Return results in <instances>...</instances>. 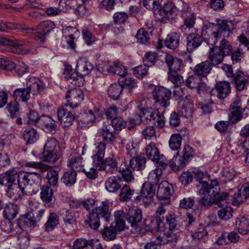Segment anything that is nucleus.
<instances>
[{"label": "nucleus", "mask_w": 249, "mask_h": 249, "mask_svg": "<svg viewBox=\"0 0 249 249\" xmlns=\"http://www.w3.org/2000/svg\"><path fill=\"white\" fill-rule=\"evenodd\" d=\"M16 100L27 102L31 97V93L28 89L19 88L16 89L13 94Z\"/></svg>", "instance_id": "47"}, {"label": "nucleus", "mask_w": 249, "mask_h": 249, "mask_svg": "<svg viewBox=\"0 0 249 249\" xmlns=\"http://www.w3.org/2000/svg\"><path fill=\"white\" fill-rule=\"evenodd\" d=\"M173 192V186L164 180L158 185L157 196L160 200L165 201V203H168L169 198Z\"/></svg>", "instance_id": "13"}, {"label": "nucleus", "mask_w": 249, "mask_h": 249, "mask_svg": "<svg viewBox=\"0 0 249 249\" xmlns=\"http://www.w3.org/2000/svg\"><path fill=\"white\" fill-rule=\"evenodd\" d=\"M44 213V211L42 210L30 212L18 218V225L22 230H31L41 220Z\"/></svg>", "instance_id": "6"}, {"label": "nucleus", "mask_w": 249, "mask_h": 249, "mask_svg": "<svg viewBox=\"0 0 249 249\" xmlns=\"http://www.w3.org/2000/svg\"><path fill=\"white\" fill-rule=\"evenodd\" d=\"M145 154L149 160L155 162L156 164L163 168L166 167L167 163L165 161V158L162 155L160 154L154 143H150L147 145L145 149Z\"/></svg>", "instance_id": "8"}, {"label": "nucleus", "mask_w": 249, "mask_h": 249, "mask_svg": "<svg viewBox=\"0 0 249 249\" xmlns=\"http://www.w3.org/2000/svg\"><path fill=\"white\" fill-rule=\"evenodd\" d=\"M106 148V144L104 142H100L98 143L97 146V151L95 154L93 155V162L96 166L99 164L103 160L105 155V150Z\"/></svg>", "instance_id": "40"}, {"label": "nucleus", "mask_w": 249, "mask_h": 249, "mask_svg": "<svg viewBox=\"0 0 249 249\" xmlns=\"http://www.w3.org/2000/svg\"><path fill=\"white\" fill-rule=\"evenodd\" d=\"M18 205L11 204H6L3 211V215L4 218L9 221L14 219L18 213Z\"/></svg>", "instance_id": "32"}, {"label": "nucleus", "mask_w": 249, "mask_h": 249, "mask_svg": "<svg viewBox=\"0 0 249 249\" xmlns=\"http://www.w3.org/2000/svg\"><path fill=\"white\" fill-rule=\"evenodd\" d=\"M226 193L228 194L229 199L231 197L232 204L234 206H239L248 198L247 196L243 194L241 189L232 190Z\"/></svg>", "instance_id": "24"}, {"label": "nucleus", "mask_w": 249, "mask_h": 249, "mask_svg": "<svg viewBox=\"0 0 249 249\" xmlns=\"http://www.w3.org/2000/svg\"><path fill=\"white\" fill-rule=\"evenodd\" d=\"M181 141L182 137L179 134H173L169 141V146L172 150H177L180 147Z\"/></svg>", "instance_id": "52"}, {"label": "nucleus", "mask_w": 249, "mask_h": 249, "mask_svg": "<svg viewBox=\"0 0 249 249\" xmlns=\"http://www.w3.org/2000/svg\"><path fill=\"white\" fill-rule=\"evenodd\" d=\"M58 216L55 213H50L48 221L45 224L46 231H52L58 224Z\"/></svg>", "instance_id": "49"}, {"label": "nucleus", "mask_w": 249, "mask_h": 249, "mask_svg": "<svg viewBox=\"0 0 249 249\" xmlns=\"http://www.w3.org/2000/svg\"><path fill=\"white\" fill-rule=\"evenodd\" d=\"M185 85L191 89H196L199 94L203 91L206 87V84L202 82L197 75L189 76L185 81Z\"/></svg>", "instance_id": "18"}, {"label": "nucleus", "mask_w": 249, "mask_h": 249, "mask_svg": "<svg viewBox=\"0 0 249 249\" xmlns=\"http://www.w3.org/2000/svg\"><path fill=\"white\" fill-rule=\"evenodd\" d=\"M57 116L59 121L64 124L65 126L71 125L75 119V116L71 111L61 108L57 110Z\"/></svg>", "instance_id": "21"}, {"label": "nucleus", "mask_w": 249, "mask_h": 249, "mask_svg": "<svg viewBox=\"0 0 249 249\" xmlns=\"http://www.w3.org/2000/svg\"><path fill=\"white\" fill-rule=\"evenodd\" d=\"M177 8L171 1L165 3L160 9H156L154 16L157 21L166 23L177 15Z\"/></svg>", "instance_id": "7"}, {"label": "nucleus", "mask_w": 249, "mask_h": 249, "mask_svg": "<svg viewBox=\"0 0 249 249\" xmlns=\"http://www.w3.org/2000/svg\"><path fill=\"white\" fill-rule=\"evenodd\" d=\"M93 66L90 62L80 59L77 61L76 71L78 72L79 76L82 78L84 76L88 75L93 70Z\"/></svg>", "instance_id": "25"}, {"label": "nucleus", "mask_w": 249, "mask_h": 249, "mask_svg": "<svg viewBox=\"0 0 249 249\" xmlns=\"http://www.w3.org/2000/svg\"><path fill=\"white\" fill-rule=\"evenodd\" d=\"M208 234L207 231L205 230V226L202 224H199L195 229V231L192 232L191 236L196 240H201L206 236Z\"/></svg>", "instance_id": "50"}, {"label": "nucleus", "mask_w": 249, "mask_h": 249, "mask_svg": "<svg viewBox=\"0 0 249 249\" xmlns=\"http://www.w3.org/2000/svg\"><path fill=\"white\" fill-rule=\"evenodd\" d=\"M142 105H139L138 108L141 110V112H142L143 117L144 119L146 120H149L150 121H155L156 119V111L154 112L152 111L151 109L147 108L146 110H144L143 108L142 107Z\"/></svg>", "instance_id": "63"}, {"label": "nucleus", "mask_w": 249, "mask_h": 249, "mask_svg": "<svg viewBox=\"0 0 249 249\" xmlns=\"http://www.w3.org/2000/svg\"><path fill=\"white\" fill-rule=\"evenodd\" d=\"M115 222L113 223L115 226L118 227V229L124 230L125 228V221L126 213L122 210L115 211L114 214Z\"/></svg>", "instance_id": "46"}, {"label": "nucleus", "mask_w": 249, "mask_h": 249, "mask_svg": "<svg viewBox=\"0 0 249 249\" xmlns=\"http://www.w3.org/2000/svg\"><path fill=\"white\" fill-rule=\"evenodd\" d=\"M96 167H99V170H104L107 173L113 174L118 170V162L115 158L108 157L100 161Z\"/></svg>", "instance_id": "15"}, {"label": "nucleus", "mask_w": 249, "mask_h": 249, "mask_svg": "<svg viewBox=\"0 0 249 249\" xmlns=\"http://www.w3.org/2000/svg\"><path fill=\"white\" fill-rule=\"evenodd\" d=\"M222 199H224V198ZM224 199L225 201L221 202V205L217 204L220 208L217 211V215L220 219L227 221L232 217L233 211L232 208L227 204L229 198H228V194L227 193Z\"/></svg>", "instance_id": "14"}, {"label": "nucleus", "mask_w": 249, "mask_h": 249, "mask_svg": "<svg viewBox=\"0 0 249 249\" xmlns=\"http://www.w3.org/2000/svg\"><path fill=\"white\" fill-rule=\"evenodd\" d=\"M157 59V54L155 53H147L143 58L144 65L151 67Z\"/></svg>", "instance_id": "59"}, {"label": "nucleus", "mask_w": 249, "mask_h": 249, "mask_svg": "<svg viewBox=\"0 0 249 249\" xmlns=\"http://www.w3.org/2000/svg\"><path fill=\"white\" fill-rule=\"evenodd\" d=\"M111 125L110 124L103 126L101 128V135L104 140L112 143L115 139L116 137L113 133V129H112Z\"/></svg>", "instance_id": "45"}, {"label": "nucleus", "mask_w": 249, "mask_h": 249, "mask_svg": "<svg viewBox=\"0 0 249 249\" xmlns=\"http://www.w3.org/2000/svg\"><path fill=\"white\" fill-rule=\"evenodd\" d=\"M186 220L187 224L185 226V229L190 231L191 233L193 231H195L196 228L198 226L199 224L196 221V218L191 213H188L187 219Z\"/></svg>", "instance_id": "58"}, {"label": "nucleus", "mask_w": 249, "mask_h": 249, "mask_svg": "<svg viewBox=\"0 0 249 249\" xmlns=\"http://www.w3.org/2000/svg\"><path fill=\"white\" fill-rule=\"evenodd\" d=\"M44 149L59 152V146L58 141L53 137L49 138L44 146Z\"/></svg>", "instance_id": "57"}, {"label": "nucleus", "mask_w": 249, "mask_h": 249, "mask_svg": "<svg viewBox=\"0 0 249 249\" xmlns=\"http://www.w3.org/2000/svg\"><path fill=\"white\" fill-rule=\"evenodd\" d=\"M120 172L125 181L128 182L134 179L132 172L128 165H127L125 168H123L122 170H120Z\"/></svg>", "instance_id": "64"}, {"label": "nucleus", "mask_w": 249, "mask_h": 249, "mask_svg": "<svg viewBox=\"0 0 249 249\" xmlns=\"http://www.w3.org/2000/svg\"><path fill=\"white\" fill-rule=\"evenodd\" d=\"M108 208V203L107 201H104L102 202L101 205L96 207L92 211H94V213L97 214L99 217L101 216L104 218L106 221L108 222L110 217V212Z\"/></svg>", "instance_id": "29"}, {"label": "nucleus", "mask_w": 249, "mask_h": 249, "mask_svg": "<svg viewBox=\"0 0 249 249\" xmlns=\"http://www.w3.org/2000/svg\"><path fill=\"white\" fill-rule=\"evenodd\" d=\"M84 92L80 89H73L69 90L66 96V98L68 104L65 106H70L71 107H77L84 99Z\"/></svg>", "instance_id": "10"}, {"label": "nucleus", "mask_w": 249, "mask_h": 249, "mask_svg": "<svg viewBox=\"0 0 249 249\" xmlns=\"http://www.w3.org/2000/svg\"><path fill=\"white\" fill-rule=\"evenodd\" d=\"M230 84L227 82H221L216 84L215 88L213 89L211 94H214L217 93V97L220 99H223L226 98L230 92Z\"/></svg>", "instance_id": "19"}, {"label": "nucleus", "mask_w": 249, "mask_h": 249, "mask_svg": "<svg viewBox=\"0 0 249 249\" xmlns=\"http://www.w3.org/2000/svg\"><path fill=\"white\" fill-rule=\"evenodd\" d=\"M40 159L45 162L54 163L58 159V152L43 149Z\"/></svg>", "instance_id": "38"}, {"label": "nucleus", "mask_w": 249, "mask_h": 249, "mask_svg": "<svg viewBox=\"0 0 249 249\" xmlns=\"http://www.w3.org/2000/svg\"><path fill=\"white\" fill-rule=\"evenodd\" d=\"M99 218L97 214L94 213V212L92 211L91 213H89L85 222L91 229L97 230L100 226Z\"/></svg>", "instance_id": "48"}, {"label": "nucleus", "mask_w": 249, "mask_h": 249, "mask_svg": "<svg viewBox=\"0 0 249 249\" xmlns=\"http://www.w3.org/2000/svg\"><path fill=\"white\" fill-rule=\"evenodd\" d=\"M77 174L75 171L66 172L62 177L61 181L67 186H71L76 181Z\"/></svg>", "instance_id": "44"}, {"label": "nucleus", "mask_w": 249, "mask_h": 249, "mask_svg": "<svg viewBox=\"0 0 249 249\" xmlns=\"http://www.w3.org/2000/svg\"><path fill=\"white\" fill-rule=\"evenodd\" d=\"M95 120V115L91 110H89L82 115L81 119L79 121V124L83 125L84 127H89L93 125Z\"/></svg>", "instance_id": "36"}, {"label": "nucleus", "mask_w": 249, "mask_h": 249, "mask_svg": "<svg viewBox=\"0 0 249 249\" xmlns=\"http://www.w3.org/2000/svg\"><path fill=\"white\" fill-rule=\"evenodd\" d=\"M121 180L113 176L107 179L105 183L106 189L109 192L115 193L121 187Z\"/></svg>", "instance_id": "30"}, {"label": "nucleus", "mask_w": 249, "mask_h": 249, "mask_svg": "<svg viewBox=\"0 0 249 249\" xmlns=\"http://www.w3.org/2000/svg\"><path fill=\"white\" fill-rule=\"evenodd\" d=\"M146 159L141 156L133 157L129 160L128 166L133 171H141L145 167Z\"/></svg>", "instance_id": "28"}, {"label": "nucleus", "mask_w": 249, "mask_h": 249, "mask_svg": "<svg viewBox=\"0 0 249 249\" xmlns=\"http://www.w3.org/2000/svg\"><path fill=\"white\" fill-rule=\"evenodd\" d=\"M0 44L8 45L16 48L20 46H28L30 44L29 42L18 39H11L0 36Z\"/></svg>", "instance_id": "43"}, {"label": "nucleus", "mask_w": 249, "mask_h": 249, "mask_svg": "<svg viewBox=\"0 0 249 249\" xmlns=\"http://www.w3.org/2000/svg\"><path fill=\"white\" fill-rule=\"evenodd\" d=\"M234 83L238 90H242L246 88V84L249 82V76L241 71H238L233 76Z\"/></svg>", "instance_id": "23"}, {"label": "nucleus", "mask_w": 249, "mask_h": 249, "mask_svg": "<svg viewBox=\"0 0 249 249\" xmlns=\"http://www.w3.org/2000/svg\"><path fill=\"white\" fill-rule=\"evenodd\" d=\"M110 124L111 125V127L113 128V131H120L124 128L126 124L122 118L118 117L117 118L113 119Z\"/></svg>", "instance_id": "56"}, {"label": "nucleus", "mask_w": 249, "mask_h": 249, "mask_svg": "<svg viewBox=\"0 0 249 249\" xmlns=\"http://www.w3.org/2000/svg\"><path fill=\"white\" fill-rule=\"evenodd\" d=\"M166 221L169 231H177L181 230L183 220L180 216L169 215L166 217Z\"/></svg>", "instance_id": "20"}, {"label": "nucleus", "mask_w": 249, "mask_h": 249, "mask_svg": "<svg viewBox=\"0 0 249 249\" xmlns=\"http://www.w3.org/2000/svg\"><path fill=\"white\" fill-rule=\"evenodd\" d=\"M38 126L47 133L54 134L58 129L57 122L48 116L42 115L38 121Z\"/></svg>", "instance_id": "12"}, {"label": "nucleus", "mask_w": 249, "mask_h": 249, "mask_svg": "<svg viewBox=\"0 0 249 249\" xmlns=\"http://www.w3.org/2000/svg\"><path fill=\"white\" fill-rule=\"evenodd\" d=\"M106 70L109 72L115 73L117 75L125 76L127 74V71L124 66L121 64L120 62H114L113 65L109 66H107Z\"/></svg>", "instance_id": "37"}, {"label": "nucleus", "mask_w": 249, "mask_h": 249, "mask_svg": "<svg viewBox=\"0 0 249 249\" xmlns=\"http://www.w3.org/2000/svg\"><path fill=\"white\" fill-rule=\"evenodd\" d=\"M20 197L25 194H35L41 189V178L35 172L20 173L18 178Z\"/></svg>", "instance_id": "2"}, {"label": "nucleus", "mask_w": 249, "mask_h": 249, "mask_svg": "<svg viewBox=\"0 0 249 249\" xmlns=\"http://www.w3.org/2000/svg\"><path fill=\"white\" fill-rule=\"evenodd\" d=\"M6 109L11 118L14 119L19 116V104L18 102L16 101L11 102L7 105Z\"/></svg>", "instance_id": "51"}, {"label": "nucleus", "mask_w": 249, "mask_h": 249, "mask_svg": "<svg viewBox=\"0 0 249 249\" xmlns=\"http://www.w3.org/2000/svg\"><path fill=\"white\" fill-rule=\"evenodd\" d=\"M155 191L156 186L150 183L144 182L141 189V195L136 196L135 200L140 201L142 198L151 200L155 194Z\"/></svg>", "instance_id": "17"}, {"label": "nucleus", "mask_w": 249, "mask_h": 249, "mask_svg": "<svg viewBox=\"0 0 249 249\" xmlns=\"http://www.w3.org/2000/svg\"><path fill=\"white\" fill-rule=\"evenodd\" d=\"M203 38L197 34H190L187 38V50L192 52L194 49L198 48L202 44Z\"/></svg>", "instance_id": "22"}, {"label": "nucleus", "mask_w": 249, "mask_h": 249, "mask_svg": "<svg viewBox=\"0 0 249 249\" xmlns=\"http://www.w3.org/2000/svg\"><path fill=\"white\" fill-rule=\"evenodd\" d=\"M172 92L163 87L157 86L152 92L153 99L155 100L154 106L155 109L160 113L165 112L166 108L169 106V99L171 98Z\"/></svg>", "instance_id": "5"}, {"label": "nucleus", "mask_w": 249, "mask_h": 249, "mask_svg": "<svg viewBox=\"0 0 249 249\" xmlns=\"http://www.w3.org/2000/svg\"><path fill=\"white\" fill-rule=\"evenodd\" d=\"M216 22V24L214 25L215 30L213 31L212 34V36L215 39L213 44L215 43L217 39L221 37L223 32L230 31L234 28L233 23L231 20L217 19Z\"/></svg>", "instance_id": "11"}, {"label": "nucleus", "mask_w": 249, "mask_h": 249, "mask_svg": "<svg viewBox=\"0 0 249 249\" xmlns=\"http://www.w3.org/2000/svg\"><path fill=\"white\" fill-rule=\"evenodd\" d=\"M235 226L239 233L246 234L249 231V220L245 217L236 219Z\"/></svg>", "instance_id": "35"}, {"label": "nucleus", "mask_w": 249, "mask_h": 249, "mask_svg": "<svg viewBox=\"0 0 249 249\" xmlns=\"http://www.w3.org/2000/svg\"><path fill=\"white\" fill-rule=\"evenodd\" d=\"M20 173L11 169L0 176V184L7 187V193L13 200H17L20 197L18 178Z\"/></svg>", "instance_id": "4"}, {"label": "nucleus", "mask_w": 249, "mask_h": 249, "mask_svg": "<svg viewBox=\"0 0 249 249\" xmlns=\"http://www.w3.org/2000/svg\"><path fill=\"white\" fill-rule=\"evenodd\" d=\"M198 194L199 203L205 207H210L213 204L221 205V202L225 201L222 198H225L226 193H217L214 190L213 185L204 181L203 186L198 190Z\"/></svg>", "instance_id": "3"}, {"label": "nucleus", "mask_w": 249, "mask_h": 249, "mask_svg": "<svg viewBox=\"0 0 249 249\" xmlns=\"http://www.w3.org/2000/svg\"><path fill=\"white\" fill-rule=\"evenodd\" d=\"M187 162L182 157L177 155L170 161L169 164L174 171H178L183 168Z\"/></svg>", "instance_id": "39"}, {"label": "nucleus", "mask_w": 249, "mask_h": 249, "mask_svg": "<svg viewBox=\"0 0 249 249\" xmlns=\"http://www.w3.org/2000/svg\"><path fill=\"white\" fill-rule=\"evenodd\" d=\"M120 189L119 196L121 201H127L131 200L133 196L135 199V198H136V196H138V193L135 192V190L132 189L127 184L124 185Z\"/></svg>", "instance_id": "26"}, {"label": "nucleus", "mask_w": 249, "mask_h": 249, "mask_svg": "<svg viewBox=\"0 0 249 249\" xmlns=\"http://www.w3.org/2000/svg\"><path fill=\"white\" fill-rule=\"evenodd\" d=\"M164 168L157 164V168L149 173L148 176V181L147 182L156 186L158 184L162 175V169Z\"/></svg>", "instance_id": "31"}, {"label": "nucleus", "mask_w": 249, "mask_h": 249, "mask_svg": "<svg viewBox=\"0 0 249 249\" xmlns=\"http://www.w3.org/2000/svg\"><path fill=\"white\" fill-rule=\"evenodd\" d=\"M69 166L71 167L72 171H80L83 169V164L82 158L78 155H72L69 160Z\"/></svg>", "instance_id": "41"}, {"label": "nucleus", "mask_w": 249, "mask_h": 249, "mask_svg": "<svg viewBox=\"0 0 249 249\" xmlns=\"http://www.w3.org/2000/svg\"><path fill=\"white\" fill-rule=\"evenodd\" d=\"M46 178L48 183L52 186H55L58 182V173L54 170H50L47 173Z\"/></svg>", "instance_id": "62"}, {"label": "nucleus", "mask_w": 249, "mask_h": 249, "mask_svg": "<svg viewBox=\"0 0 249 249\" xmlns=\"http://www.w3.org/2000/svg\"><path fill=\"white\" fill-rule=\"evenodd\" d=\"M231 115L229 116L230 120L233 123H236L242 118V112L241 107H234L231 108Z\"/></svg>", "instance_id": "54"}, {"label": "nucleus", "mask_w": 249, "mask_h": 249, "mask_svg": "<svg viewBox=\"0 0 249 249\" xmlns=\"http://www.w3.org/2000/svg\"><path fill=\"white\" fill-rule=\"evenodd\" d=\"M93 239L87 240L84 239H77L73 245V249H83L84 248L89 249V246H92Z\"/></svg>", "instance_id": "55"}, {"label": "nucleus", "mask_w": 249, "mask_h": 249, "mask_svg": "<svg viewBox=\"0 0 249 249\" xmlns=\"http://www.w3.org/2000/svg\"><path fill=\"white\" fill-rule=\"evenodd\" d=\"M53 23L51 21L41 22L38 25V31L37 32V36L35 37L36 40L43 44L46 38L45 35L53 28Z\"/></svg>", "instance_id": "16"}, {"label": "nucleus", "mask_w": 249, "mask_h": 249, "mask_svg": "<svg viewBox=\"0 0 249 249\" xmlns=\"http://www.w3.org/2000/svg\"><path fill=\"white\" fill-rule=\"evenodd\" d=\"M142 213L139 209H129L126 213L125 220L131 227L137 232L140 231V224L142 219Z\"/></svg>", "instance_id": "9"}, {"label": "nucleus", "mask_w": 249, "mask_h": 249, "mask_svg": "<svg viewBox=\"0 0 249 249\" xmlns=\"http://www.w3.org/2000/svg\"><path fill=\"white\" fill-rule=\"evenodd\" d=\"M123 89L122 85L119 83H114L110 86L107 93L112 99L118 100Z\"/></svg>", "instance_id": "42"}, {"label": "nucleus", "mask_w": 249, "mask_h": 249, "mask_svg": "<svg viewBox=\"0 0 249 249\" xmlns=\"http://www.w3.org/2000/svg\"><path fill=\"white\" fill-rule=\"evenodd\" d=\"M118 229V227L115 226V225H114L113 223H112L111 226L105 227L104 229L101 231V233L105 240H112L116 237V234L118 231H123V230H119Z\"/></svg>", "instance_id": "27"}, {"label": "nucleus", "mask_w": 249, "mask_h": 249, "mask_svg": "<svg viewBox=\"0 0 249 249\" xmlns=\"http://www.w3.org/2000/svg\"><path fill=\"white\" fill-rule=\"evenodd\" d=\"M179 39L180 37L178 34L171 33L166 36L164 44L167 48L174 50L179 46Z\"/></svg>", "instance_id": "34"}, {"label": "nucleus", "mask_w": 249, "mask_h": 249, "mask_svg": "<svg viewBox=\"0 0 249 249\" xmlns=\"http://www.w3.org/2000/svg\"><path fill=\"white\" fill-rule=\"evenodd\" d=\"M168 77L170 81L173 83L175 86H179L184 83V79L178 71H169Z\"/></svg>", "instance_id": "53"}, {"label": "nucleus", "mask_w": 249, "mask_h": 249, "mask_svg": "<svg viewBox=\"0 0 249 249\" xmlns=\"http://www.w3.org/2000/svg\"><path fill=\"white\" fill-rule=\"evenodd\" d=\"M193 175H194L195 178L201 185V186H203V182L204 181L207 182V180L209 179V176L207 174L198 170L194 171Z\"/></svg>", "instance_id": "61"}, {"label": "nucleus", "mask_w": 249, "mask_h": 249, "mask_svg": "<svg viewBox=\"0 0 249 249\" xmlns=\"http://www.w3.org/2000/svg\"><path fill=\"white\" fill-rule=\"evenodd\" d=\"M53 196V191L48 186H43L41 192V198L43 201L49 202L51 201Z\"/></svg>", "instance_id": "60"}, {"label": "nucleus", "mask_w": 249, "mask_h": 249, "mask_svg": "<svg viewBox=\"0 0 249 249\" xmlns=\"http://www.w3.org/2000/svg\"><path fill=\"white\" fill-rule=\"evenodd\" d=\"M232 49L229 42L223 38L219 47L213 46L210 48L208 54L209 60L196 66L194 69L195 74L206 76L210 73L213 66L222 63L224 58L231 53Z\"/></svg>", "instance_id": "1"}, {"label": "nucleus", "mask_w": 249, "mask_h": 249, "mask_svg": "<svg viewBox=\"0 0 249 249\" xmlns=\"http://www.w3.org/2000/svg\"><path fill=\"white\" fill-rule=\"evenodd\" d=\"M23 139L26 144H33L36 142L39 138V134L34 128L26 129L23 132Z\"/></svg>", "instance_id": "33"}]
</instances>
